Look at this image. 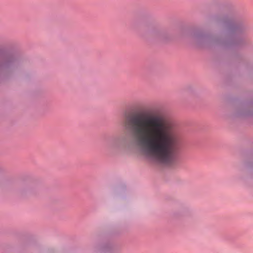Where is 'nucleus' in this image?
I'll return each instance as SVG.
<instances>
[{"instance_id":"nucleus-1","label":"nucleus","mask_w":253,"mask_h":253,"mask_svg":"<svg viewBox=\"0 0 253 253\" xmlns=\"http://www.w3.org/2000/svg\"><path fill=\"white\" fill-rule=\"evenodd\" d=\"M124 124L145 154L164 164L173 163L181 143L173 122L160 116L136 114L127 117Z\"/></svg>"}]
</instances>
